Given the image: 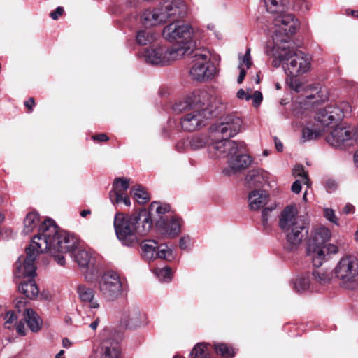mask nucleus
<instances>
[{"label": "nucleus", "mask_w": 358, "mask_h": 358, "mask_svg": "<svg viewBox=\"0 0 358 358\" xmlns=\"http://www.w3.org/2000/svg\"><path fill=\"white\" fill-rule=\"evenodd\" d=\"M192 55V66L189 74L192 79L198 81H204L211 79L216 73V67L210 62L209 54L198 50L189 51Z\"/></svg>", "instance_id": "obj_8"}, {"label": "nucleus", "mask_w": 358, "mask_h": 358, "mask_svg": "<svg viewBox=\"0 0 358 358\" xmlns=\"http://www.w3.org/2000/svg\"><path fill=\"white\" fill-rule=\"evenodd\" d=\"M164 23L168 21L178 22V19L187 14V6L183 0L166 1L160 6Z\"/></svg>", "instance_id": "obj_17"}, {"label": "nucleus", "mask_w": 358, "mask_h": 358, "mask_svg": "<svg viewBox=\"0 0 358 358\" xmlns=\"http://www.w3.org/2000/svg\"><path fill=\"white\" fill-rule=\"evenodd\" d=\"M313 275L315 280L320 284H325L331 280L329 273L321 272L320 271H314L313 272Z\"/></svg>", "instance_id": "obj_46"}, {"label": "nucleus", "mask_w": 358, "mask_h": 358, "mask_svg": "<svg viewBox=\"0 0 358 358\" xmlns=\"http://www.w3.org/2000/svg\"><path fill=\"white\" fill-rule=\"evenodd\" d=\"M326 139L331 146L341 149L352 146L357 143L355 128L350 126L334 128Z\"/></svg>", "instance_id": "obj_13"}, {"label": "nucleus", "mask_w": 358, "mask_h": 358, "mask_svg": "<svg viewBox=\"0 0 358 358\" xmlns=\"http://www.w3.org/2000/svg\"><path fill=\"white\" fill-rule=\"evenodd\" d=\"M171 210V206L167 203H159L158 202H152L149 210H147L149 213L152 225L153 224V220L157 222L158 220L166 219L167 217L165 215Z\"/></svg>", "instance_id": "obj_28"}, {"label": "nucleus", "mask_w": 358, "mask_h": 358, "mask_svg": "<svg viewBox=\"0 0 358 358\" xmlns=\"http://www.w3.org/2000/svg\"><path fill=\"white\" fill-rule=\"evenodd\" d=\"M275 14L277 15L273 20L275 27L281 28L287 34H293L296 32L299 23L292 14L285 12Z\"/></svg>", "instance_id": "obj_21"}, {"label": "nucleus", "mask_w": 358, "mask_h": 358, "mask_svg": "<svg viewBox=\"0 0 358 358\" xmlns=\"http://www.w3.org/2000/svg\"><path fill=\"white\" fill-rule=\"evenodd\" d=\"M99 289L106 300L117 299L122 294V283L119 275L113 271L105 273L99 280Z\"/></svg>", "instance_id": "obj_12"}, {"label": "nucleus", "mask_w": 358, "mask_h": 358, "mask_svg": "<svg viewBox=\"0 0 358 358\" xmlns=\"http://www.w3.org/2000/svg\"><path fill=\"white\" fill-rule=\"evenodd\" d=\"M293 287L298 293H302L309 288L310 280L306 276H297L293 280Z\"/></svg>", "instance_id": "obj_41"}, {"label": "nucleus", "mask_w": 358, "mask_h": 358, "mask_svg": "<svg viewBox=\"0 0 358 358\" xmlns=\"http://www.w3.org/2000/svg\"><path fill=\"white\" fill-rule=\"evenodd\" d=\"M16 330L17 333L22 336L25 335V327L23 322L20 321L15 323Z\"/></svg>", "instance_id": "obj_60"}, {"label": "nucleus", "mask_w": 358, "mask_h": 358, "mask_svg": "<svg viewBox=\"0 0 358 358\" xmlns=\"http://www.w3.org/2000/svg\"><path fill=\"white\" fill-rule=\"evenodd\" d=\"M242 124L243 121L240 117L235 114H229L222 117L220 124L211 126L210 129L217 136L229 138L240 132Z\"/></svg>", "instance_id": "obj_14"}, {"label": "nucleus", "mask_w": 358, "mask_h": 358, "mask_svg": "<svg viewBox=\"0 0 358 358\" xmlns=\"http://www.w3.org/2000/svg\"><path fill=\"white\" fill-rule=\"evenodd\" d=\"M25 304L26 301H24V299L17 301L15 303V308L17 309L19 312H20L21 308H24L25 306Z\"/></svg>", "instance_id": "obj_64"}, {"label": "nucleus", "mask_w": 358, "mask_h": 358, "mask_svg": "<svg viewBox=\"0 0 358 358\" xmlns=\"http://www.w3.org/2000/svg\"><path fill=\"white\" fill-rule=\"evenodd\" d=\"M48 236L46 234L43 243L37 238V234L34 236L29 245L26 248L27 257L22 266L20 259L16 262L17 270L20 275L24 277H34L36 275V267L35 260L39 253L47 252V248L50 247V242L47 243Z\"/></svg>", "instance_id": "obj_6"}, {"label": "nucleus", "mask_w": 358, "mask_h": 358, "mask_svg": "<svg viewBox=\"0 0 358 358\" xmlns=\"http://www.w3.org/2000/svg\"><path fill=\"white\" fill-rule=\"evenodd\" d=\"M335 274L343 282L355 280L358 278V259L353 256L341 258L335 268Z\"/></svg>", "instance_id": "obj_15"}, {"label": "nucleus", "mask_w": 358, "mask_h": 358, "mask_svg": "<svg viewBox=\"0 0 358 358\" xmlns=\"http://www.w3.org/2000/svg\"><path fill=\"white\" fill-rule=\"evenodd\" d=\"M113 224L117 238L127 246L137 243L138 237L146 235L152 228V222L147 210H142L131 215L117 213Z\"/></svg>", "instance_id": "obj_2"}, {"label": "nucleus", "mask_w": 358, "mask_h": 358, "mask_svg": "<svg viewBox=\"0 0 358 358\" xmlns=\"http://www.w3.org/2000/svg\"><path fill=\"white\" fill-rule=\"evenodd\" d=\"M287 51V49L286 48L283 47L282 48L281 52L278 53L276 58L275 59H273V61L272 62L273 65L274 66L278 67L281 64H282V65H285V63L287 64V59H284L281 57L282 55H286ZM284 66V68L285 67V66Z\"/></svg>", "instance_id": "obj_47"}, {"label": "nucleus", "mask_w": 358, "mask_h": 358, "mask_svg": "<svg viewBox=\"0 0 358 358\" xmlns=\"http://www.w3.org/2000/svg\"><path fill=\"white\" fill-rule=\"evenodd\" d=\"M19 291L28 299H34L38 296L39 289L33 279L21 282L18 287Z\"/></svg>", "instance_id": "obj_32"}, {"label": "nucleus", "mask_w": 358, "mask_h": 358, "mask_svg": "<svg viewBox=\"0 0 358 358\" xmlns=\"http://www.w3.org/2000/svg\"><path fill=\"white\" fill-rule=\"evenodd\" d=\"M162 36L170 42H177L178 44L171 48H184L186 50L185 55H189V51L194 45L192 40V28L180 22H172L166 26Z\"/></svg>", "instance_id": "obj_5"}, {"label": "nucleus", "mask_w": 358, "mask_h": 358, "mask_svg": "<svg viewBox=\"0 0 358 358\" xmlns=\"http://www.w3.org/2000/svg\"><path fill=\"white\" fill-rule=\"evenodd\" d=\"M269 195L264 190H254L248 195V203L252 210L264 208L268 202Z\"/></svg>", "instance_id": "obj_24"}, {"label": "nucleus", "mask_w": 358, "mask_h": 358, "mask_svg": "<svg viewBox=\"0 0 358 358\" xmlns=\"http://www.w3.org/2000/svg\"><path fill=\"white\" fill-rule=\"evenodd\" d=\"M293 175L296 177H301L303 184L309 186V178L308 173L305 171L303 165L297 164L292 169Z\"/></svg>", "instance_id": "obj_43"}, {"label": "nucleus", "mask_w": 358, "mask_h": 358, "mask_svg": "<svg viewBox=\"0 0 358 358\" xmlns=\"http://www.w3.org/2000/svg\"><path fill=\"white\" fill-rule=\"evenodd\" d=\"M61 253L62 252H55L50 254L54 257L55 260L57 262L58 264L60 266H64L65 264V258Z\"/></svg>", "instance_id": "obj_55"}, {"label": "nucleus", "mask_w": 358, "mask_h": 358, "mask_svg": "<svg viewBox=\"0 0 358 358\" xmlns=\"http://www.w3.org/2000/svg\"><path fill=\"white\" fill-rule=\"evenodd\" d=\"M289 86L296 92H299L302 89V85L296 77L291 76Z\"/></svg>", "instance_id": "obj_52"}, {"label": "nucleus", "mask_w": 358, "mask_h": 358, "mask_svg": "<svg viewBox=\"0 0 358 358\" xmlns=\"http://www.w3.org/2000/svg\"><path fill=\"white\" fill-rule=\"evenodd\" d=\"M187 141V146L192 150H198L206 146L209 143V138L206 134H196L189 137Z\"/></svg>", "instance_id": "obj_34"}, {"label": "nucleus", "mask_w": 358, "mask_h": 358, "mask_svg": "<svg viewBox=\"0 0 358 358\" xmlns=\"http://www.w3.org/2000/svg\"><path fill=\"white\" fill-rule=\"evenodd\" d=\"M301 181L299 180H296V181H294L292 185V191L294 192V193H296V194H299L300 192H301Z\"/></svg>", "instance_id": "obj_58"}, {"label": "nucleus", "mask_w": 358, "mask_h": 358, "mask_svg": "<svg viewBox=\"0 0 358 358\" xmlns=\"http://www.w3.org/2000/svg\"><path fill=\"white\" fill-rule=\"evenodd\" d=\"M222 140L216 141L210 146V152H213L217 157H229L241 152L245 144L243 142H237L222 138Z\"/></svg>", "instance_id": "obj_16"}, {"label": "nucleus", "mask_w": 358, "mask_h": 358, "mask_svg": "<svg viewBox=\"0 0 358 358\" xmlns=\"http://www.w3.org/2000/svg\"><path fill=\"white\" fill-rule=\"evenodd\" d=\"M71 255L80 268H89L90 266H92V273L85 274V280L92 282L94 276L97 275L98 269L94 266L91 254L85 250H76Z\"/></svg>", "instance_id": "obj_19"}, {"label": "nucleus", "mask_w": 358, "mask_h": 358, "mask_svg": "<svg viewBox=\"0 0 358 358\" xmlns=\"http://www.w3.org/2000/svg\"><path fill=\"white\" fill-rule=\"evenodd\" d=\"M287 59V66L285 67L287 75L298 77L308 72L311 67V58L308 55L294 49H287L286 55L281 57Z\"/></svg>", "instance_id": "obj_11"}, {"label": "nucleus", "mask_w": 358, "mask_h": 358, "mask_svg": "<svg viewBox=\"0 0 358 358\" xmlns=\"http://www.w3.org/2000/svg\"><path fill=\"white\" fill-rule=\"evenodd\" d=\"M324 217L330 222H334L336 225L338 224L337 222V219L335 216L334 212L331 208H325L324 210Z\"/></svg>", "instance_id": "obj_53"}, {"label": "nucleus", "mask_w": 358, "mask_h": 358, "mask_svg": "<svg viewBox=\"0 0 358 358\" xmlns=\"http://www.w3.org/2000/svg\"><path fill=\"white\" fill-rule=\"evenodd\" d=\"M191 246V238L189 236H182L179 241V247L182 250H188Z\"/></svg>", "instance_id": "obj_51"}, {"label": "nucleus", "mask_w": 358, "mask_h": 358, "mask_svg": "<svg viewBox=\"0 0 358 358\" xmlns=\"http://www.w3.org/2000/svg\"><path fill=\"white\" fill-rule=\"evenodd\" d=\"M143 315L138 308L128 309L122 316V320L129 328H136L141 324Z\"/></svg>", "instance_id": "obj_29"}, {"label": "nucleus", "mask_w": 358, "mask_h": 358, "mask_svg": "<svg viewBox=\"0 0 358 358\" xmlns=\"http://www.w3.org/2000/svg\"><path fill=\"white\" fill-rule=\"evenodd\" d=\"M5 327L8 329H10L12 327V324L16 322L17 320V316L15 315V313L13 311L8 312L6 317H5Z\"/></svg>", "instance_id": "obj_50"}, {"label": "nucleus", "mask_w": 358, "mask_h": 358, "mask_svg": "<svg viewBox=\"0 0 358 358\" xmlns=\"http://www.w3.org/2000/svg\"><path fill=\"white\" fill-rule=\"evenodd\" d=\"M288 3V0H264L267 11L272 14L285 12L287 8Z\"/></svg>", "instance_id": "obj_33"}, {"label": "nucleus", "mask_w": 358, "mask_h": 358, "mask_svg": "<svg viewBox=\"0 0 358 358\" xmlns=\"http://www.w3.org/2000/svg\"><path fill=\"white\" fill-rule=\"evenodd\" d=\"M240 59V62L242 65L245 64L246 66V69H249L252 65V60H251V56H250V48H247L246 52L245 55Z\"/></svg>", "instance_id": "obj_49"}, {"label": "nucleus", "mask_w": 358, "mask_h": 358, "mask_svg": "<svg viewBox=\"0 0 358 358\" xmlns=\"http://www.w3.org/2000/svg\"><path fill=\"white\" fill-rule=\"evenodd\" d=\"M141 248L143 257L148 261L156 259L158 243L155 240H147L143 241Z\"/></svg>", "instance_id": "obj_31"}, {"label": "nucleus", "mask_w": 358, "mask_h": 358, "mask_svg": "<svg viewBox=\"0 0 358 358\" xmlns=\"http://www.w3.org/2000/svg\"><path fill=\"white\" fill-rule=\"evenodd\" d=\"M78 298L82 303L87 305L90 308H99V303L95 299V291L85 285H79L76 288Z\"/></svg>", "instance_id": "obj_23"}, {"label": "nucleus", "mask_w": 358, "mask_h": 358, "mask_svg": "<svg viewBox=\"0 0 358 358\" xmlns=\"http://www.w3.org/2000/svg\"><path fill=\"white\" fill-rule=\"evenodd\" d=\"M24 106L30 110L32 111L33 108L35 106V101L33 97L29 98L24 102Z\"/></svg>", "instance_id": "obj_62"}, {"label": "nucleus", "mask_w": 358, "mask_h": 358, "mask_svg": "<svg viewBox=\"0 0 358 358\" xmlns=\"http://www.w3.org/2000/svg\"><path fill=\"white\" fill-rule=\"evenodd\" d=\"M136 39L138 45H145L155 41V34L150 31L140 30L136 34Z\"/></svg>", "instance_id": "obj_38"}, {"label": "nucleus", "mask_w": 358, "mask_h": 358, "mask_svg": "<svg viewBox=\"0 0 358 358\" xmlns=\"http://www.w3.org/2000/svg\"><path fill=\"white\" fill-rule=\"evenodd\" d=\"M354 210H355V207L352 204L348 203L343 208V212L345 214L348 215V214L353 213Z\"/></svg>", "instance_id": "obj_63"}, {"label": "nucleus", "mask_w": 358, "mask_h": 358, "mask_svg": "<svg viewBox=\"0 0 358 358\" xmlns=\"http://www.w3.org/2000/svg\"><path fill=\"white\" fill-rule=\"evenodd\" d=\"M331 232L327 227H320L315 229L308 238L306 245V255L312 260L313 264L317 268L322 266L326 259L322 246L330 239Z\"/></svg>", "instance_id": "obj_7"}, {"label": "nucleus", "mask_w": 358, "mask_h": 358, "mask_svg": "<svg viewBox=\"0 0 358 358\" xmlns=\"http://www.w3.org/2000/svg\"><path fill=\"white\" fill-rule=\"evenodd\" d=\"M214 349L217 355H220L224 358H231L235 355L234 349L232 348H229L227 344L224 343H214Z\"/></svg>", "instance_id": "obj_40"}, {"label": "nucleus", "mask_w": 358, "mask_h": 358, "mask_svg": "<svg viewBox=\"0 0 358 358\" xmlns=\"http://www.w3.org/2000/svg\"><path fill=\"white\" fill-rule=\"evenodd\" d=\"M275 208V205L264 207L262 211V224L263 227L266 229L269 227L268 219L271 212Z\"/></svg>", "instance_id": "obj_45"}, {"label": "nucleus", "mask_w": 358, "mask_h": 358, "mask_svg": "<svg viewBox=\"0 0 358 358\" xmlns=\"http://www.w3.org/2000/svg\"><path fill=\"white\" fill-rule=\"evenodd\" d=\"M129 181L127 178H116L114 180L112 189L109 192V198L113 204L131 205L130 199L126 193L129 187Z\"/></svg>", "instance_id": "obj_18"}, {"label": "nucleus", "mask_w": 358, "mask_h": 358, "mask_svg": "<svg viewBox=\"0 0 358 358\" xmlns=\"http://www.w3.org/2000/svg\"><path fill=\"white\" fill-rule=\"evenodd\" d=\"M352 107L347 101L327 106L320 109L316 115V120L324 127L336 125L343 117L349 115Z\"/></svg>", "instance_id": "obj_10"}, {"label": "nucleus", "mask_w": 358, "mask_h": 358, "mask_svg": "<svg viewBox=\"0 0 358 358\" xmlns=\"http://www.w3.org/2000/svg\"><path fill=\"white\" fill-rule=\"evenodd\" d=\"M39 215L36 212L29 213L24 220V229L22 232L24 234L31 233L39 222Z\"/></svg>", "instance_id": "obj_35"}, {"label": "nucleus", "mask_w": 358, "mask_h": 358, "mask_svg": "<svg viewBox=\"0 0 358 358\" xmlns=\"http://www.w3.org/2000/svg\"><path fill=\"white\" fill-rule=\"evenodd\" d=\"M245 148V146L244 147ZM245 148L241 152L229 157V166L234 171L246 169L252 162L251 157L244 154Z\"/></svg>", "instance_id": "obj_27"}, {"label": "nucleus", "mask_w": 358, "mask_h": 358, "mask_svg": "<svg viewBox=\"0 0 358 358\" xmlns=\"http://www.w3.org/2000/svg\"><path fill=\"white\" fill-rule=\"evenodd\" d=\"M23 315L27 326L31 331L37 332L41 329L42 320L32 309L26 308Z\"/></svg>", "instance_id": "obj_30"}, {"label": "nucleus", "mask_w": 358, "mask_h": 358, "mask_svg": "<svg viewBox=\"0 0 358 358\" xmlns=\"http://www.w3.org/2000/svg\"><path fill=\"white\" fill-rule=\"evenodd\" d=\"M322 248H324L326 255V259L324 261L329 258V255L338 252V248L334 244H325L322 246Z\"/></svg>", "instance_id": "obj_48"}, {"label": "nucleus", "mask_w": 358, "mask_h": 358, "mask_svg": "<svg viewBox=\"0 0 358 358\" xmlns=\"http://www.w3.org/2000/svg\"><path fill=\"white\" fill-rule=\"evenodd\" d=\"M206 343H197L189 353V358H211Z\"/></svg>", "instance_id": "obj_36"}, {"label": "nucleus", "mask_w": 358, "mask_h": 358, "mask_svg": "<svg viewBox=\"0 0 358 358\" xmlns=\"http://www.w3.org/2000/svg\"><path fill=\"white\" fill-rule=\"evenodd\" d=\"M250 99L252 100L254 106L257 107L262 101V94L259 91L257 90L252 95H251Z\"/></svg>", "instance_id": "obj_54"}, {"label": "nucleus", "mask_w": 358, "mask_h": 358, "mask_svg": "<svg viewBox=\"0 0 358 358\" xmlns=\"http://www.w3.org/2000/svg\"><path fill=\"white\" fill-rule=\"evenodd\" d=\"M184 48H166L162 45L149 47L144 50V60L152 65L164 66L171 61L178 59L185 55Z\"/></svg>", "instance_id": "obj_9"}, {"label": "nucleus", "mask_w": 358, "mask_h": 358, "mask_svg": "<svg viewBox=\"0 0 358 358\" xmlns=\"http://www.w3.org/2000/svg\"><path fill=\"white\" fill-rule=\"evenodd\" d=\"M101 358H121V349L119 343L112 338H106L101 343Z\"/></svg>", "instance_id": "obj_22"}, {"label": "nucleus", "mask_w": 358, "mask_h": 358, "mask_svg": "<svg viewBox=\"0 0 358 358\" xmlns=\"http://www.w3.org/2000/svg\"><path fill=\"white\" fill-rule=\"evenodd\" d=\"M297 214L295 206H288L282 211L279 219V227L285 235L289 250L297 249L308 234V222Z\"/></svg>", "instance_id": "obj_3"}, {"label": "nucleus", "mask_w": 358, "mask_h": 358, "mask_svg": "<svg viewBox=\"0 0 358 358\" xmlns=\"http://www.w3.org/2000/svg\"><path fill=\"white\" fill-rule=\"evenodd\" d=\"M181 222L179 217H166V219L157 220L156 227L162 234L175 237L180 233Z\"/></svg>", "instance_id": "obj_20"}, {"label": "nucleus", "mask_w": 358, "mask_h": 358, "mask_svg": "<svg viewBox=\"0 0 358 358\" xmlns=\"http://www.w3.org/2000/svg\"><path fill=\"white\" fill-rule=\"evenodd\" d=\"M237 97L239 99L249 101L251 99V95L247 93L243 89H240L237 92Z\"/></svg>", "instance_id": "obj_56"}, {"label": "nucleus", "mask_w": 358, "mask_h": 358, "mask_svg": "<svg viewBox=\"0 0 358 358\" xmlns=\"http://www.w3.org/2000/svg\"><path fill=\"white\" fill-rule=\"evenodd\" d=\"M160 7L153 10H145L141 15V20L145 27L155 26L164 23V18Z\"/></svg>", "instance_id": "obj_25"}, {"label": "nucleus", "mask_w": 358, "mask_h": 358, "mask_svg": "<svg viewBox=\"0 0 358 358\" xmlns=\"http://www.w3.org/2000/svg\"><path fill=\"white\" fill-rule=\"evenodd\" d=\"M238 69L240 70V73H239V76H238V79H237V82H238V83L240 84L244 80V78H245V74H246V70L242 67V64L241 63H239Z\"/></svg>", "instance_id": "obj_59"}, {"label": "nucleus", "mask_w": 358, "mask_h": 358, "mask_svg": "<svg viewBox=\"0 0 358 358\" xmlns=\"http://www.w3.org/2000/svg\"><path fill=\"white\" fill-rule=\"evenodd\" d=\"M131 194L140 203H145L148 202L150 199L149 194L141 185L133 187L131 189Z\"/></svg>", "instance_id": "obj_39"}, {"label": "nucleus", "mask_w": 358, "mask_h": 358, "mask_svg": "<svg viewBox=\"0 0 358 358\" xmlns=\"http://www.w3.org/2000/svg\"><path fill=\"white\" fill-rule=\"evenodd\" d=\"M173 110L176 113H185L180 118L181 127L186 131H194L206 124L213 115L211 97L205 90H199L188 94L184 100L176 102Z\"/></svg>", "instance_id": "obj_1"}, {"label": "nucleus", "mask_w": 358, "mask_h": 358, "mask_svg": "<svg viewBox=\"0 0 358 358\" xmlns=\"http://www.w3.org/2000/svg\"><path fill=\"white\" fill-rule=\"evenodd\" d=\"M323 130L315 126L311 128L306 127L302 130V141L306 142L307 141L315 140L322 136Z\"/></svg>", "instance_id": "obj_37"}, {"label": "nucleus", "mask_w": 358, "mask_h": 358, "mask_svg": "<svg viewBox=\"0 0 358 358\" xmlns=\"http://www.w3.org/2000/svg\"><path fill=\"white\" fill-rule=\"evenodd\" d=\"M47 235V243L50 242V247L47 252H69L71 255L77 250L78 245V238L66 231H61L55 221L50 218L45 220L38 227L37 238L43 243Z\"/></svg>", "instance_id": "obj_4"}, {"label": "nucleus", "mask_w": 358, "mask_h": 358, "mask_svg": "<svg viewBox=\"0 0 358 358\" xmlns=\"http://www.w3.org/2000/svg\"><path fill=\"white\" fill-rule=\"evenodd\" d=\"M159 258L170 261L173 259V251L168 248L167 245H159L157 250L156 259Z\"/></svg>", "instance_id": "obj_42"}, {"label": "nucleus", "mask_w": 358, "mask_h": 358, "mask_svg": "<svg viewBox=\"0 0 358 358\" xmlns=\"http://www.w3.org/2000/svg\"><path fill=\"white\" fill-rule=\"evenodd\" d=\"M64 9L62 7H57L54 11L50 13V17L53 20H57L59 16L62 15Z\"/></svg>", "instance_id": "obj_57"}, {"label": "nucleus", "mask_w": 358, "mask_h": 358, "mask_svg": "<svg viewBox=\"0 0 358 358\" xmlns=\"http://www.w3.org/2000/svg\"><path fill=\"white\" fill-rule=\"evenodd\" d=\"M92 138L94 141H98L100 142L107 141L109 139L108 136L105 134H99L93 136Z\"/></svg>", "instance_id": "obj_61"}, {"label": "nucleus", "mask_w": 358, "mask_h": 358, "mask_svg": "<svg viewBox=\"0 0 358 358\" xmlns=\"http://www.w3.org/2000/svg\"><path fill=\"white\" fill-rule=\"evenodd\" d=\"M268 178V173L261 169H252L245 176V184L248 187L252 188L262 185Z\"/></svg>", "instance_id": "obj_26"}, {"label": "nucleus", "mask_w": 358, "mask_h": 358, "mask_svg": "<svg viewBox=\"0 0 358 358\" xmlns=\"http://www.w3.org/2000/svg\"><path fill=\"white\" fill-rule=\"evenodd\" d=\"M155 273L160 281L169 282L171 280V270L169 267L157 268Z\"/></svg>", "instance_id": "obj_44"}]
</instances>
